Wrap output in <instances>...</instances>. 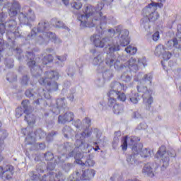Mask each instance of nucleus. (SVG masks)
I'll return each mask as SVG.
<instances>
[{
    "label": "nucleus",
    "mask_w": 181,
    "mask_h": 181,
    "mask_svg": "<svg viewBox=\"0 0 181 181\" xmlns=\"http://www.w3.org/2000/svg\"><path fill=\"white\" fill-rule=\"evenodd\" d=\"M104 8L103 3H98L95 8L93 6L88 4L83 8L82 12L78 13V20L81 28H94L100 29V35L95 34L90 37V40L99 49H103L105 46H108L107 55L105 58V63L107 67H114L117 71H122L124 69L128 67L130 71L136 73L139 70V66L146 67V58L142 57L136 59L132 57L127 63H124L122 57L115 52H119V46L125 47L129 45V31L122 29V26L118 25L115 28L105 29L107 23H110V18L103 15L101 10Z\"/></svg>",
    "instance_id": "obj_1"
},
{
    "label": "nucleus",
    "mask_w": 181,
    "mask_h": 181,
    "mask_svg": "<svg viewBox=\"0 0 181 181\" xmlns=\"http://www.w3.org/2000/svg\"><path fill=\"white\" fill-rule=\"evenodd\" d=\"M11 49L13 50V53H16V57H17L19 62H22L25 59V60H28V66L30 69V71L34 77L38 79L39 83L41 86L45 87V88L39 89L38 95L37 93H33V90L28 89L25 91L26 97L30 98V97H33L37 100L34 101L35 104L39 105L43 103V97L46 98V100H50V93L53 91H57L59 88V85L54 80H59V72L56 71H47L44 74V75L40 78V73H42V69L36 64V61H35V55L33 54V52H27L25 54V57H22V49L18 47H16V43L15 41H13L11 44Z\"/></svg>",
    "instance_id": "obj_2"
},
{
    "label": "nucleus",
    "mask_w": 181,
    "mask_h": 181,
    "mask_svg": "<svg viewBox=\"0 0 181 181\" xmlns=\"http://www.w3.org/2000/svg\"><path fill=\"white\" fill-rule=\"evenodd\" d=\"M50 29L49 22L40 21L37 28L31 30L30 34L28 35L25 40H35L37 45L46 46L49 43V40H52L56 45L62 43V40L56 36V34L52 32H47Z\"/></svg>",
    "instance_id": "obj_3"
},
{
    "label": "nucleus",
    "mask_w": 181,
    "mask_h": 181,
    "mask_svg": "<svg viewBox=\"0 0 181 181\" xmlns=\"http://www.w3.org/2000/svg\"><path fill=\"white\" fill-rule=\"evenodd\" d=\"M95 134L97 139H100L101 138V132L98 130V129L95 128V129H90V127H86V129H83V132L81 133L80 134H76L75 136L76 138V143H75V148L74 149H81V151H87L88 149V153H90V151H93V149L95 150V152L97 151L100 150V147L98 146H96V148H94V146H90V144H86V143L83 142V139L84 138H90L91 136V134Z\"/></svg>",
    "instance_id": "obj_4"
},
{
    "label": "nucleus",
    "mask_w": 181,
    "mask_h": 181,
    "mask_svg": "<svg viewBox=\"0 0 181 181\" xmlns=\"http://www.w3.org/2000/svg\"><path fill=\"white\" fill-rule=\"evenodd\" d=\"M44 158L45 160H51L47 164V170H50L49 173V181H56V179H60L62 176H63V173L61 171H57L54 170L56 168V165L63 163L64 160L69 159L70 158L66 154H63L61 157H57V159L55 160V162L53 163V158L54 156L52 153V152L48 151L44 154Z\"/></svg>",
    "instance_id": "obj_5"
},
{
    "label": "nucleus",
    "mask_w": 181,
    "mask_h": 181,
    "mask_svg": "<svg viewBox=\"0 0 181 181\" xmlns=\"http://www.w3.org/2000/svg\"><path fill=\"white\" fill-rule=\"evenodd\" d=\"M6 19V14L1 13H0V33L1 35H4L5 31L6 32L7 38L9 40H13L16 37H21V34L18 30V28H16V21L15 20H9L6 21L5 23L4 22Z\"/></svg>",
    "instance_id": "obj_6"
},
{
    "label": "nucleus",
    "mask_w": 181,
    "mask_h": 181,
    "mask_svg": "<svg viewBox=\"0 0 181 181\" xmlns=\"http://www.w3.org/2000/svg\"><path fill=\"white\" fill-rule=\"evenodd\" d=\"M74 147L73 146V144H71V143H65L64 146V152H69V158H73V156H74V159L76 162V163H78V165H81V166H94L95 165V162L93 159L91 158H88L86 160V161L84 163L83 162V158L84 156V155H83V153H81V152H83V151L84 150H81V149H76L74 148Z\"/></svg>",
    "instance_id": "obj_7"
},
{
    "label": "nucleus",
    "mask_w": 181,
    "mask_h": 181,
    "mask_svg": "<svg viewBox=\"0 0 181 181\" xmlns=\"http://www.w3.org/2000/svg\"><path fill=\"white\" fill-rule=\"evenodd\" d=\"M21 104L23 108L22 107H18L17 109H16V118H21L24 112V114H26V116L25 117V121L29 127H32L35 122H36V117L30 113L32 112L30 103L29 100H23Z\"/></svg>",
    "instance_id": "obj_8"
},
{
    "label": "nucleus",
    "mask_w": 181,
    "mask_h": 181,
    "mask_svg": "<svg viewBox=\"0 0 181 181\" xmlns=\"http://www.w3.org/2000/svg\"><path fill=\"white\" fill-rule=\"evenodd\" d=\"M175 157L176 151H175L173 149L166 151V147H165V146H160L155 155V158L157 159H160V165L162 169H166V168L169 166V162L170 161L169 158Z\"/></svg>",
    "instance_id": "obj_9"
},
{
    "label": "nucleus",
    "mask_w": 181,
    "mask_h": 181,
    "mask_svg": "<svg viewBox=\"0 0 181 181\" xmlns=\"http://www.w3.org/2000/svg\"><path fill=\"white\" fill-rule=\"evenodd\" d=\"M153 4H148L143 9V16H146L151 22H155L159 19V13L156 12L158 6L162 8L163 4L153 3Z\"/></svg>",
    "instance_id": "obj_10"
},
{
    "label": "nucleus",
    "mask_w": 181,
    "mask_h": 181,
    "mask_svg": "<svg viewBox=\"0 0 181 181\" xmlns=\"http://www.w3.org/2000/svg\"><path fill=\"white\" fill-rule=\"evenodd\" d=\"M138 93H141L143 98V103L146 105V109L149 110L152 103H153V98H152V90H148V88L142 85L137 86Z\"/></svg>",
    "instance_id": "obj_11"
},
{
    "label": "nucleus",
    "mask_w": 181,
    "mask_h": 181,
    "mask_svg": "<svg viewBox=\"0 0 181 181\" xmlns=\"http://www.w3.org/2000/svg\"><path fill=\"white\" fill-rule=\"evenodd\" d=\"M18 19L21 25L31 26L30 22H35L36 16L35 15V12H33L30 8L27 7L26 11L20 13Z\"/></svg>",
    "instance_id": "obj_12"
},
{
    "label": "nucleus",
    "mask_w": 181,
    "mask_h": 181,
    "mask_svg": "<svg viewBox=\"0 0 181 181\" xmlns=\"http://www.w3.org/2000/svg\"><path fill=\"white\" fill-rule=\"evenodd\" d=\"M139 141H141V139H139V137H136V136H130L128 138V136H125L123 138V139L122 140V151H127V149H128V145H129L132 148H139L138 147V146H136V144H138V142H139Z\"/></svg>",
    "instance_id": "obj_13"
},
{
    "label": "nucleus",
    "mask_w": 181,
    "mask_h": 181,
    "mask_svg": "<svg viewBox=\"0 0 181 181\" xmlns=\"http://www.w3.org/2000/svg\"><path fill=\"white\" fill-rule=\"evenodd\" d=\"M132 151V153L127 156L126 160L129 166L134 168V166H138L141 163V161L138 159V148L133 147Z\"/></svg>",
    "instance_id": "obj_14"
},
{
    "label": "nucleus",
    "mask_w": 181,
    "mask_h": 181,
    "mask_svg": "<svg viewBox=\"0 0 181 181\" xmlns=\"http://www.w3.org/2000/svg\"><path fill=\"white\" fill-rule=\"evenodd\" d=\"M45 136H46V132L41 129H38L35 131V134L29 133L25 138V141L28 145H32L35 144L36 139H42V138H45Z\"/></svg>",
    "instance_id": "obj_15"
},
{
    "label": "nucleus",
    "mask_w": 181,
    "mask_h": 181,
    "mask_svg": "<svg viewBox=\"0 0 181 181\" xmlns=\"http://www.w3.org/2000/svg\"><path fill=\"white\" fill-rule=\"evenodd\" d=\"M66 98H61L57 100L56 106H53L52 108V112L53 114H56L57 115L60 114V112H64V110H66Z\"/></svg>",
    "instance_id": "obj_16"
},
{
    "label": "nucleus",
    "mask_w": 181,
    "mask_h": 181,
    "mask_svg": "<svg viewBox=\"0 0 181 181\" xmlns=\"http://www.w3.org/2000/svg\"><path fill=\"white\" fill-rule=\"evenodd\" d=\"M12 175H13V166L8 165L4 168L0 167V179L1 180L12 179Z\"/></svg>",
    "instance_id": "obj_17"
},
{
    "label": "nucleus",
    "mask_w": 181,
    "mask_h": 181,
    "mask_svg": "<svg viewBox=\"0 0 181 181\" xmlns=\"http://www.w3.org/2000/svg\"><path fill=\"white\" fill-rule=\"evenodd\" d=\"M8 15L11 18H15L18 15V12H21V4L16 0H13L11 4L8 3Z\"/></svg>",
    "instance_id": "obj_18"
},
{
    "label": "nucleus",
    "mask_w": 181,
    "mask_h": 181,
    "mask_svg": "<svg viewBox=\"0 0 181 181\" xmlns=\"http://www.w3.org/2000/svg\"><path fill=\"white\" fill-rule=\"evenodd\" d=\"M72 121H74V113L66 112L65 114L60 115L58 117L57 122L58 124H64L67 122H72Z\"/></svg>",
    "instance_id": "obj_19"
},
{
    "label": "nucleus",
    "mask_w": 181,
    "mask_h": 181,
    "mask_svg": "<svg viewBox=\"0 0 181 181\" xmlns=\"http://www.w3.org/2000/svg\"><path fill=\"white\" fill-rule=\"evenodd\" d=\"M104 54H98L97 56L94 57L91 61L93 66H97V70H101V69H105V66H104Z\"/></svg>",
    "instance_id": "obj_20"
},
{
    "label": "nucleus",
    "mask_w": 181,
    "mask_h": 181,
    "mask_svg": "<svg viewBox=\"0 0 181 181\" xmlns=\"http://www.w3.org/2000/svg\"><path fill=\"white\" fill-rule=\"evenodd\" d=\"M109 98H117L119 101L124 103L127 100V95L124 93H121L115 89L110 90L107 93Z\"/></svg>",
    "instance_id": "obj_21"
},
{
    "label": "nucleus",
    "mask_w": 181,
    "mask_h": 181,
    "mask_svg": "<svg viewBox=\"0 0 181 181\" xmlns=\"http://www.w3.org/2000/svg\"><path fill=\"white\" fill-rule=\"evenodd\" d=\"M142 173L145 176H148V177H153L155 176L153 163H148L145 164L142 169Z\"/></svg>",
    "instance_id": "obj_22"
},
{
    "label": "nucleus",
    "mask_w": 181,
    "mask_h": 181,
    "mask_svg": "<svg viewBox=\"0 0 181 181\" xmlns=\"http://www.w3.org/2000/svg\"><path fill=\"white\" fill-rule=\"evenodd\" d=\"M98 73H101L100 75L105 81H108V80H111L112 78V71L107 69V66H105V69H100V70H98Z\"/></svg>",
    "instance_id": "obj_23"
},
{
    "label": "nucleus",
    "mask_w": 181,
    "mask_h": 181,
    "mask_svg": "<svg viewBox=\"0 0 181 181\" xmlns=\"http://www.w3.org/2000/svg\"><path fill=\"white\" fill-rule=\"evenodd\" d=\"M151 22L146 16H144L140 21L141 28H143L148 33H151Z\"/></svg>",
    "instance_id": "obj_24"
},
{
    "label": "nucleus",
    "mask_w": 181,
    "mask_h": 181,
    "mask_svg": "<svg viewBox=\"0 0 181 181\" xmlns=\"http://www.w3.org/2000/svg\"><path fill=\"white\" fill-rule=\"evenodd\" d=\"M94 176H95V171L93 169H89L83 171L81 176V180H90Z\"/></svg>",
    "instance_id": "obj_25"
},
{
    "label": "nucleus",
    "mask_w": 181,
    "mask_h": 181,
    "mask_svg": "<svg viewBox=\"0 0 181 181\" xmlns=\"http://www.w3.org/2000/svg\"><path fill=\"white\" fill-rule=\"evenodd\" d=\"M138 155H140L141 158H151L152 156L153 152L151 148H141V147L137 148Z\"/></svg>",
    "instance_id": "obj_26"
},
{
    "label": "nucleus",
    "mask_w": 181,
    "mask_h": 181,
    "mask_svg": "<svg viewBox=\"0 0 181 181\" xmlns=\"http://www.w3.org/2000/svg\"><path fill=\"white\" fill-rule=\"evenodd\" d=\"M62 134H64V138H71L74 136L76 132L69 126H65L62 129Z\"/></svg>",
    "instance_id": "obj_27"
},
{
    "label": "nucleus",
    "mask_w": 181,
    "mask_h": 181,
    "mask_svg": "<svg viewBox=\"0 0 181 181\" xmlns=\"http://www.w3.org/2000/svg\"><path fill=\"white\" fill-rule=\"evenodd\" d=\"M111 88L115 90L116 91H121V90L125 91V90H127V86L122 85V83L119 82L115 81L112 83Z\"/></svg>",
    "instance_id": "obj_28"
},
{
    "label": "nucleus",
    "mask_w": 181,
    "mask_h": 181,
    "mask_svg": "<svg viewBox=\"0 0 181 181\" xmlns=\"http://www.w3.org/2000/svg\"><path fill=\"white\" fill-rule=\"evenodd\" d=\"M152 78H153V74L148 73L144 74V77L141 80V83H142V84H146V83H147V84L151 85L152 84Z\"/></svg>",
    "instance_id": "obj_29"
},
{
    "label": "nucleus",
    "mask_w": 181,
    "mask_h": 181,
    "mask_svg": "<svg viewBox=\"0 0 181 181\" xmlns=\"http://www.w3.org/2000/svg\"><path fill=\"white\" fill-rule=\"evenodd\" d=\"M139 100V95L137 93L132 92L130 93L129 101L132 103V104H136Z\"/></svg>",
    "instance_id": "obj_30"
},
{
    "label": "nucleus",
    "mask_w": 181,
    "mask_h": 181,
    "mask_svg": "<svg viewBox=\"0 0 181 181\" xmlns=\"http://www.w3.org/2000/svg\"><path fill=\"white\" fill-rule=\"evenodd\" d=\"M52 24L55 26V28H62V29H69V28L64 25L63 22L59 21L57 18H53L51 21Z\"/></svg>",
    "instance_id": "obj_31"
},
{
    "label": "nucleus",
    "mask_w": 181,
    "mask_h": 181,
    "mask_svg": "<svg viewBox=\"0 0 181 181\" xmlns=\"http://www.w3.org/2000/svg\"><path fill=\"white\" fill-rule=\"evenodd\" d=\"M161 56L163 59V61H161V64L163 67V69L166 70V68H165V62H168V60H169V59L172 57V53L168 51H165V52H163V54Z\"/></svg>",
    "instance_id": "obj_32"
},
{
    "label": "nucleus",
    "mask_w": 181,
    "mask_h": 181,
    "mask_svg": "<svg viewBox=\"0 0 181 181\" xmlns=\"http://www.w3.org/2000/svg\"><path fill=\"white\" fill-rule=\"evenodd\" d=\"M165 52H166L165 46L160 44L156 47L155 54L156 56H162Z\"/></svg>",
    "instance_id": "obj_33"
},
{
    "label": "nucleus",
    "mask_w": 181,
    "mask_h": 181,
    "mask_svg": "<svg viewBox=\"0 0 181 181\" xmlns=\"http://www.w3.org/2000/svg\"><path fill=\"white\" fill-rule=\"evenodd\" d=\"M124 111V106L122 105L115 104L113 106V112L117 115L122 113Z\"/></svg>",
    "instance_id": "obj_34"
},
{
    "label": "nucleus",
    "mask_w": 181,
    "mask_h": 181,
    "mask_svg": "<svg viewBox=\"0 0 181 181\" xmlns=\"http://www.w3.org/2000/svg\"><path fill=\"white\" fill-rule=\"evenodd\" d=\"M115 136L114 137L113 142H112V148L115 149L117 146H118V142H119V137L121 136L120 132H115Z\"/></svg>",
    "instance_id": "obj_35"
},
{
    "label": "nucleus",
    "mask_w": 181,
    "mask_h": 181,
    "mask_svg": "<svg viewBox=\"0 0 181 181\" xmlns=\"http://www.w3.org/2000/svg\"><path fill=\"white\" fill-rule=\"evenodd\" d=\"M6 49H11V47H9V44L6 43L4 41V40L2 38H0V60H1V53L4 52V50H5Z\"/></svg>",
    "instance_id": "obj_36"
},
{
    "label": "nucleus",
    "mask_w": 181,
    "mask_h": 181,
    "mask_svg": "<svg viewBox=\"0 0 181 181\" xmlns=\"http://www.w3.org/2000/svg\"><path fill=\"white\" fill-rule=\"evenodd\" d=\"M121 80L124 83H129L131 80H132V76L130 75L129 73H124L121 76Z\"/></svg>",
    "instance_id": "obj_37"
},
{
    "label": "nucleus",
    "mask_w": 181,
    "mask_h": 181,
    "mask_svg": "<svg viewBox=\"0 0 181 181\" xmlns=\"http://www.w3.org/2000/svg\"><path fill=\"white\" fill-rule=\"evenodd\" d=\"M105 83H107L105 81V80H104V78L100 75V77L96 79V81H95V84L96 86L98 87H104Z\"/></svg>",
    "instance_id": "obj_38"
},
{
    "label": "nucleus",
    "mask_w": 181,
    "mask_h": 181,
    "mask_svg": "<svg viewBox=\"0 0 181 181\" xmlns=\"http://www.w3.org/2000/svg\"><path fill=\"white\" fill-rule=\"evenodd\" d=\"M125 52L129 54H136V52H138V49L132 45H129L125 48Z\"/></svg>",
    "instance_id": "obj_39"
},
{
    "label": "nucleus",
    "mask_w": 181,
    "mask_h": 181,
    "mask_svg": "<svg viewBox=\"0 0 181 181\" xmlns=\"http://www.w3.org/2000/svg\"><path fill=\"white\" fill-rule=\"evenodd\" d=\"M71 8L73 9H76V11H78V9H81L83 8V4L80 1H74L71 4Z\"/></svg>",
    "instance_id": "obj_40"
},
{
    "label": "nucleus",
    "mask_w": 181,
    "mask_h": 181,
    "mask_svg": "<svg viewBox=\"0 0 181 181\" xmlns=\"http://www.w3.org/2000/svg\"><path fill=\"white\" fill-rule=\"evenodd\" d=\"M52 62H53V56L52 54L44 56L42 59L43 64H47V63H52Z\"/></svg>",
    "instance_id": "obj_41"
},
{
    "label": "nucleus",
    "mask_w": 181,
    "mask_h": 181,
    "mask_svg": "<svg viewBox=\"0 0 181 181\" xmlns=\"http://www.w3.org/2000/svg\"><path fill=\"white\" fill-rule=\"evenodd\" d=\"M5 64L8 69H12L13 67V59L11 58L5 59Z\"/></svg>",
    "instance_id": "obj_42"
},
{
    "label": "nucleus",
    "mask_w": 181,
    "mask_h": 181,
    "mask_svg": "<svg viewBox=\"0 0 181 181\" xmlns=\"http://www.w3.org/2000/svg\"><path fill=\"white\" fill-rule=\"evenodd\" d=\"M16 78H17V76L14 74H8L6 77L7 81H9L10 83H12L13 81H16Z\"/></svg>",
    "instance_id": "obj_43"
},
{
    "label": "nucleus",
    "mask_w": 181,
    "mask_h": 181,
    "mask_svg": "<svg viewBox=\"0 0 181 181\" xmlns=\"http://www.w3.org/2000/svg\"><path fill=\"white\" fill-rule=\"evenodd\" d=\"M54 135H57V132H52L51 133H49L46 137L47 142H51V141H53V137Z\"/></svg>",
    "instance_id": "obj_44"
},
{
    "label": "nucleus",
    "mask_w": 181,
    "mask_h": 181,
    "mask_svg": "<svg viewBox=\"0 0 181 181\" xmlns=\"http://www.w3.org/2000/svg\"><path fill=\"white\" fill-rule=\"evenodd\" d=\"M57 59L60 63H64V62L67 60V54H64L61 56H57Z\"/></svg>",
    "instance_id": "obj_45"
},
{
    "label": "nucleus",
    "mask_w": 181,
    "mask_h": 181,
    "mask_svg": "<svg viewBox=\"0 0 181 181\" xmlns=\"http://www.w3.org/2000/svg\"><path fill=\"white\" fill-rule=\"evenodd\" d=\"M115 104H117V100L114 98H109L107 105L109 107H114V105H115Z\"/></svg>",
    "instance_id": "obj_46"
},
{
    "label": "nucleus",
    "mask_w": 181,
    "mask_h": 181,
    "mask_svg": "<svg viewBox=\"0 0 181 181\" xmlns=\"http://www.w3.org/2000/svg\"><path fill=\"white\" fill-rule=\"evenodd\" d=\"M177 33L176 34V37L177 40H181V24H179L177 27Z\"/></svg>",
    "instance_id": "obj_47"
},
{
    "label": "nucleus",
    "mask_w": 181,
    "mask_h": 181,
    "mask_svg": "<svg viewBox=\"0 0 181 181\" xmlns=\"http://www.w3.org/2000/svg\"><path fill=\"white\" fill-rule=\"evenodd\" d=\"M83 124H84V125H86V128L91 127V119H90V117H86L83 120Z\"/></svg>",
    "instance_id": "obj_48"
},
{
    "label": "nucleus",
    "mask_w": 181,
    "mask_h": 181,
    "mask_svg": "<svg viewBox=\"0 0 181 181\" xmlns=\"http://www.w3.org/2000/svg\"><path fill=\"white\" fill-rule=\"evenodd\" d=\"M74 93H76V89H71V94L68 95L67 96V98L69 100V101L73 102L74 100Z\"/></svg>",
    "instance_id": "obj_49"
},
{
    "label": "nucleus",
    "mask_w": 181,
    "mask_h": 181,
    "mask_svg": "<svg viewBox=\"0 0 181 181\" xmlns=\"http://www.w3.org/2000/svg\"><path fill=\"white\" fill-rule=\"evenodd\" d=\"M160 35L159 31L154 33L152 35V39L154 42H158L159 40Z\"/></svg>",
    "instance_id": "obj_50"
},
{
    "label": "nucleus",
    "mask_w": 181,
    "mask_h": 181,
    "mask_svg": "<svg viewBox=\"0 0 181 181\" xmlns=\"http://www.w3.org/2000/svg\"><path fill=\"white\" fill-rule=\"evenodd\" d=\"M35 146H36L35 149L43 150V149H45V148H46V144H45V143L36 144Z\"/></svg>",
    "instance_id": "obj_51"
},
{
    "label": "nucleus",
    "mask_w": 181,
    "mask_h": 181,
    "mask_svg": "<svg viewBox=\"0 0 181 181\" xmlns=\"http://www.w3.org/2000/svg\"><path fill=\"white\" fill-rule=\"evenodd\" d=\"M66 73L69 77H73V76H74V69L69 67L66 69Z\"/></svg>",
    "instance_id": "obj_52"
},
{
    "label": "nucleus",
    "mask_w": 181,
    "mask_h": 181,
    "mask_svg": "<svg viewBox=\"0 0 181 181\" xmlns=\"http://www.w3.org/2000/svg\"><path fill=\"white\" fill-rule=\"evenodd\" d=\"M8 136V133L6 130L0 131V138L1 139H5Z\"/></svg>",
    "instance_id": "obj_53"
},
{
    "label": "nucleus",
    "mask_w": 181,
    "mask_h": 181,
    "mask_svg": "<svg viewBox=\"0 0 181 181\" xmlns=\"http://www.w3.org/2000/svg\"><path fill=\"white\" fill-rule=\"evenodd\" d=\"M28 81H29V78H28V76H23V78L21 80L22 84H23L24 86H26Z\"/></svg>",
    "instance_id": "obj_54"
},
{
    "label": "nucleus",
    "mask_w": 181,
    "mask_h": 181,
    "mask_svg": "<svg viewBox=\"0 0 181 181\" xmlns=\"http://www.w3.org/2000/svg\"><path fill=\"white\" fill-rule=\"evenodd\" d=\"M141 114L139 113V112L136 111L133 113V118H136V119H139V118H141Z\"/></svg>",
    "instance_id": "obj_55"
},
{
    "label": "nucleus",
    "mask_w": 181,
    "mask_h": 181,
    "mask_svg": "<svg viewBox=\"0 0 181 181\" xmlns=\"http://www.w3.org/2000/svg\"><path fill=\"white\" fill-rule=\"evenodd\" d=\"M71 168V164L70 163L65 164L64 167H63V170H65V172H69Z\"/></svg>",
    "instance_id": "obj_56"
},
{
    "label": "nucleus",
    "mask_w": 181,
    "mask_h": 181,
    "mask_svg": "<svg viewBox=\"0 0 181 181\" xmlns=\"http://www.w3.org/2000/svg\"><path fill=\"white\" fill-rule=\"evenodd\" d=\"M151 4L150 5H155L154 4H162V2H165V0H151Z\"/></svg>",
    "instance_id": "obj_57"
},
{
    "label": "nucleus",
    "mask_w": 181,
    "mask_h": 181,
    "mask_svg": "<svg viewBox=\"0 0 181 181\" xmlns=\"http://www.w3.org/2000/svg\"><path fill=\"white\" fill-rule=\"evenodd\" d=\"M146 128V124L141 123L138 127L137 129H145Z\"/></svg>",
    "instance_id": "obj_58"
},
{
    "label": "nucleus",
    "mask_w": 181,
    "mask_h": 181,
    "mask_svg": "<svg viewBox=\"0 0 181 181\" xmlns=\"http://www.w3.org/2000/svg\"><path fill=\"white\" fill-rule=\"evenodd\" d=\"M71 86V83L69 81H66L64 84L63 90H66V88H69Z\"/></svg>",
    "instance_id": "obj_59"
},
{
    "label": "nucleus",
    "mask_w": 181,
    "mask_h": 181,
    "mask_svg": "<svg viewBox=\"0 0 181 181\" xmlns=\"http://www.w3.org/2000/svg\"><path fill=\"white\" fill-rule=\"evenodd\" d=\"M76 64L79 69H81V67H83V62L81 60L76 61Z\"/></svg>",
    "instance_id": "obj_60"
},
{
    "label": "nucleus",
    "mask_w": 181,
    "mask_h": 181,
    "mask_svg": "<svg viewBox=\"0 0 181 181\" xmlns=\"http://www.w3.org/2000/svg\"><path fill=\"white\" fill-rule=\"evenodd\" d=\"M74 125L76 128H80V119H77L76 123H74Z\"/></svg>",
    "instance_id": "obj_61"
},
{
    "label": "nucleus",
    "mask_w": 181,
    "mask_h": 181,
    "mask_svg": "<svg viewBox=\"0 0 181 181\" xmlns=\"http://www.w3.org/2000/svg\"><path fill=\"white\" fill-rule=\"evenodd\" d=\"M141 76H142V74H141V73H139V75H138V76H137V77L136 76V77L134 78L135 81H139L141 80Z\"/></svg>",
    "instance_id": "obj_62"
},
{
    "label": "nucleus",
    "mask_w": 181,
    "mask_h": 181,
    "mask_svg": "<svg viewBox=\"0 0 181 181\" xmlns=\"http://www.w3.org/2000/svg\"><path fill=\"white\" fill-rule=\"evenodd\" d=\"M29 129V127L25 128L22 129V134H23V135H26V132H28V130Z\"/></svg>",
    "instance_id": "obj_63"
},
{
    "label": "nucleus",
    "mask_w": 181,
    "mask_h": 181,
    "mask_svg": "<svg viewBox=\"0 0 181 181\" xmlns=\"http://www.w3.org/2000/svg\"><path fill=\"white\" fill-rule=\"evenodd\" d=\"M7 0H0V5H6Z\"/></svg>",
    "instance_id": "obj_64"
}]
</instances>
